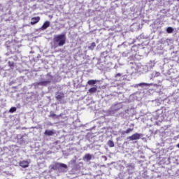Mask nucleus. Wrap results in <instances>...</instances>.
I'll return each mask as SVG.
<instances>
[{"label": "nucleus", "mask_w": 179, "mask_h": 179, "mask_svg": "<svg viewBox=\"0 0 179 179\" xmlns=\"http://www.w3.org/2000/svg\"><path fill=\"white\" fill-rule=\"evenodd\" d=\"M66 43V34L62 33L60 34L55 35L51 43V47L53 50L59 47H63Z\"/></svg>", "instance_id": "nucleus-1"}, {"label": "nucleus", "mask_w": 179, "mask_h": 179, "mask_svg": "<svg viewBox=\"0 0 179 179\" xmlns=\"http://www.w3.org/2000/svg\"><path fill=\"white\" fill-rule=\"evenodd\" d=\"M50 169L51 171L55 170L58 173H66L68 171V165L59 162H55L52 164L50 165Z\"/></svg>", "instance_id": "nucleus-2"}, {"label": "nucleus", "mask_w": 179, "mask_h": 179, "mask_svg": "<svg viewBox=\"0 0 179 179\" xmlns=\"http://www.w3.org/2000/svg\"><path fill=\"white\" fill-rule=\"evenodd\" d=\"M138 55L129 56L128 58L127 65L133 70L132 72H138V65L135 63V59L138 58Z\"/></svg>", "instance_id": "nucleus-3"}, {"label": "nucleus", "mask_w": 179, "mask_h": 179, "mask_svg": "<svg viewBox=\"0 0 179 179\" xmlns=\"http://www.w3.org/2000/svg\"><path fill=\"white\" fill-rule=\"evenodd\" d=\"M155 63L153 61H150L144 66H141L137 72H141V73H147L149 71H152L155 68Z\"/></svg>", "instance_id": "nucleus-4"}, {"label": "nucleus", "mask_w": 179, "mask_h": 179, "mask_svg": "<svg viewBox=\"0 0 179 179\" xmlns=\"http://www.w3.org/2000/svg\"><path fill=\"white\" fill-rule=\"evenodd\" d=\"M166 117V110L164 109H159L156 110L155 114L154 115L155 120H157L159 122L164 121Z\"/></svg>", "instance_id": "nucleus-5"}, {"label": "nucleus", "mask_w": 179, "mask_h": 179, "mask_svg": "<svg viewBox=\"0 0 179 179\" xmlns=\"http://www.w3.org/2000/svg\"><path fill=\"white\" fill-rule=\"evenodd\" d=\"M8 44H9V42H6L5 45L7 50H8L11 54H16V52H20V46L19 45L10 43V45H8Z\"/></svg>", "instance_id": "nucleus-6"}, {"label": "nucleus", "mask_w": 179, "mask_h": 179, "mask_svg": "<svg viewBox=\"0 0 179 179\" xmlns=\"http://www.w3.org/2000/svg\"><path fill=\"white\" fill-rule=\"evenodd\" d=\"M122 108V103H116L115 105H113L109 110H107V115H114L118 110H121Z\"/></svg>", "instance_id": "nucleus-7"}, {"label": "nucleus", "mask_w": 179, "mask_h": 179, "mask_svg": "<svg viewBox=\"0 0 179 179\" xmlns=\"http://www.w3.org/2000/svg\"><path fill=\"white\" fill-rule=\"evenodd\" d=\"M137 86H140L141 87H150V86H153V87L159 88L162 86V82H159L158 83H141L137 84Z\"/></svg>", "instance_id": "nucleus-8"}, {"label": "nucleus", "mask_w": 179, "mask_h": 179, "mask_svg": "<svg viewBox=\"0 0 179 179\" xmlns=\"http://www.w3.org/2000/svg\"><path fill=\"white\" fill-rule=\"evenodd\" d=\"M48 85H50V80L34 83L32 84V86H34L35 89H37L39 86H48Z\"/></svg>", "instance_id": "nucleus-9"}, {"label": "nucleus", "mask_w": 179, "mask_h": 179, "mask_svg": "<svg viewBox=\"0 0 179 179\" xmlns=\"http://www.w3.org/2000/svg\"><path fill=\"white\" fill-rule=\"evenodd\" d=\"M142 136H143L142 134L136 133L131 135V136L128 137V139H129V141H138V139H141Z\"/></svg>", "instance_id": "nucleus-10"}, {"label": "nucleus", "mask_w": 179, "mask_h": 179, "mask_svg": "<svg viewBox=\"0 0 179 179\" xmlns=\"http://www.w3.org/2000/svg\"><path fill=\"white\" fill-rule=\"evenodd\" d=\"M126 167L127 168V173H129V174H132V173L135 171V164L134 163L127 164Z\"/></svg>", "instance_id": "nucleus-11"}, {"label": "nucleus", "mask_w": 179, "mask_h": 179, "mask_svg": "<svg viewBox=\"0 0 179 179\" xmlns=\"http://www.w3.org/2000/svg\"><path fill=\"white\" fill-rule=\"evenodd\" d=\"M108 59H110V56H108V51H104L101 53L100 59H103V61L106 62Z\"/></svg>", "instance_id": "nucleus-12"}, {"label": "nucleus", "mask_w": 179, "mask_h": 179, "mask_svg": "<svg viewBox=\"0 0 179 179\" xmlns=\"http://www.w3.org/2000/svg\"><path fill=\"white\" fill-rule=\"evenodd\" d=\"M65 98V94L64 92H57L56 94L55 99L57 100V101H59L60 103H62V99Z\"/></svg>", "instance_id": "nucleus-13"}, {"label": "nucleus", "mask_w": 179, "mask_h": 179, "mask_svg": "<svg viewBox=\"0 0 179 179\" xmlns=\"http://www.w3.org/2000/svg\"><path fill=\"white\" fill-rule=\"evenodd\" d=\"M51 24V22L50 21H45L42 27L39 28L40 31H43L44 30H47L48 29V27Z\"/></svg>", "instance_id": "nucleus-14"}, {"label": "nucleus", "mask_w": 179, "mask_h": 179, "mask_svg": "<svg viewBox=\"0 0 179 179\" xmlns=\"http://www.w3.org/2000/svg\"><path fill=\"white\" fill-rule=\"evenodd\" d=\"M49 117L53 118V120H59L60 117H62V114L57 115L53 111L50 112Z\"/></svg>", "instance_id": "nucleus-15"}, {"label": "nucleus", "mask_w": 179, "mask_h": 179, "mask_svg": "<svg viewBox=\"0 0 179 179\" xmlns=\"http://www.w3.org/2000/svg\"><path fill=\"white\" fill-rule=\"evenodd\" d=\"M125 76H124L122 73H117L115 75L116 80H124V79H125Z\"/></svg>", "instance_id": "nucleus-16"}, {"label": "nucleus", "mask_w": 179, "mask_h": 179, "mask_svg": "<svg viewBox=\"0 0 179 179\" xmlns=\"http://www.w3.org/2000/svg\"><path fill=\"white\" fill-rule=\"evenodd\" d=\"M92 157H93V155L91 154H85L83 158V160H84V162H90V160H92Z\"/></svg>", "instance_id": "nucleus-17"}, {"label": "nucleus", "mask_w": 179, "mask_h": 179, "mask_svg": "<svg viewBox=\"0 0 179 179\" xmlns=\"http://www.w3.org/2000/svg\"><path fill=\"white\" fill-rule=\"evenodd\" d=\"M55 134V131L54 130H45L44 132V135L46 136H52V135Z\"/></svg>", "instance_id": "nucleus-18"}, {"label": "nucleus", "mask_w": 179, "mask_h": 179, "mask_svg": "<svg viewBox=\"0 0 179 179\" xmlns=\"http://www.w3.org/2000/svg\"><path fill=\"white\" fill-rule=\"evenodd\" d=\"M40 22V17H32L31 20V24H36V23H38Z\"/></svg>", "instance_id": "nucleus-19"}, {"label": "nucleus", "mask_w": 179, "mask_h": 179, "mask_svg": "<svg viewBox=\"0 0 179 179\" xmlns=\"http://www.w3.org/2000/svg\"><path fill=\"white\" fill-rule=\"evenodd\" d=\"M136 38H137V40H142V39L146 40V39L149 38V36L145 35V34H141Z\"/></svg>", "instance_id": "nucleus-20"}, {"label": "nucleus", "mask_w": 179, "mask_h": 179, "mask_svg": "<svg viewBox=\"0 0 179 179\" xmlns=\"http://www.w3.org/2000/svg\"><path fill=\"white\" fill-rule=\"evenodd\" d=\"M96 92H97V85L90 88L88 90V93H90V94H93L94 93H96Z\"/></svg>", "instance_id": "nucleus-21"}, {"label": "nucleus", "mask_w": 179, "mask_h": 179, "mask_svg": "<svg viewBox=\"0 0 179 179\" xmlns=\"http://www.w3.org/2000/svg\"><path fill=\"white\" fill-rule=\"evenodd\" d=\"M20 166L23 167V169H26V167H29V162L27 161H22L20 163Z\"/></svg>", "instance_id": "nucleus-22"}, {"label": "nucleus", "mask_w": 179, "mask_h": 179, "mask_svg": "<svg viewBox=\"0 0 179 179\" xmlns=\"http://www.w3.org/2000/svg\"><path fill=\"white\" fill-rule=\"evenodd\" d=\"M94 48H96V43L95 42H92V43L89 44L88 50H90V51H93V50H94Z\"/></svg>", "instance_id": "nucleus-23"}, {"label": "nucleus", "mask_w": 179, "mask_h": 179, "mask_svg": "<svg viewBox=\"0 0 179 179\" xmlns=\"http://www.w3.org/2000/svg\"><path fill=\"white\" fill-rule=\"evenodd\" d=\"M160 75H161L160 72L154 71L151 73V79H152V78H158V76H160Z\"/></svg>", "instance_id": "nucleus-24"}, {"label": "nucleus", "mask_w": 179, "mask_h": 179, "mask_svg": "<svg viewBox=\"0 0 179 179\" xmlns=\"http://www.w3.org/2000/svg\"><path fill=\"white\" fill-rule=\"evenodd\" d=\"M141 179H148L149 178V175H148V172H143L140 177Z\"/></svg>", "instance_id": "nucleus-25"}, {"label": "nucleus", "mask_w": 179, "mask_h": 179, "mask_svg": "<svg viewBox=\"0 0 179 179\" xmlns=\"http://www.w3.org/2000/svg\"><path fill=\"white\" fill-rule=\"evenodd\" d=\"M166 31L169 34H171V33H174V28H173L171 27H169L166 28Z\"/></svg>", "instance_id": "nucleus-26"}, {"label": "nucleus", "mask_w": 179, "mask_h": 179, "mask_svg": "<svg viewBox=\"0 0 179 179\" xmlns=\"http://www.w3.org/2000/svg\"><path fill=\"white\" fill-rule=\"evenodd\" d=\"M45 78H47L46 80H50V83H51V80H52L54 77L51 75V73H48L45 75Z\"/></svg>", "instance_id": "nucleus-27"}, {"label": "nucleus", "mask_w": 179, "mask_h": 179, "mask_svg": "<svg viewBox=\"0 0 179 179\" xmlns=\"http://www.w3.org/2000/svg\"><path fill=\"white\" fill-rule=\"evenodd\" d=\"M96 83H97V80H90L87 82V85H89L90 86L96 85Z\"/></svg>", "instance_id": "nucleus-28"}, {"label": "nucleus", "mask_w": 179, "mask_h": 179, "mask_svg": "<svg viewBox=\"0 0 179 179\" xmlns=\"http://www.w3.org/2000/svg\"><path fill=\"white\" fill-rule=\"evenodd\" d=\"M108 146H109V148H114L115 144H114V141H113V140H109L107 143Z\"/></svg>", "instance_id": "nucleus-29"}, {"label": "nucleus", "mask_w": 179, "mask_h": 179, "mask_svg": "<svg viewBox=\"0 0 179 179\" xmlns=\"http://www.w3.org/2000/svg\"><path fill=\"white\" fill-rule=\"evenodd\" d=\"M134 131V129L129 128L126 131H123L122 132V135H125V134H130V132H132Z\"/></svg>", "instance_id": "nucleus-30"}, {"label": "nucleus", "mask_w": 179, "mask_h": 179, "mask_svg": "<svg viewBox=\"0 0 179 179\" xmlns=\"http://www.w3.org/2000/svg\"><path fill=\"white\" fill-rule=\"evenodd\" d=\"M8 66H10V68H11V69H13V68L15 66V62L13 61H8Z\"/></svg>", "instance_id": "nucleus-31"}, {"label": "nucleus", "mask_w": 179, "mask_h": 179, "mask_svg": "<svg viewBox=\"0 0 179 179\" xmlns=\"http://www.w3.org/2000/svg\"><path fill=\"white\" fill-rule=\"evenodd\" d=\"M138 46L137 45H134L131 47V51H135V52H136V51H138Z\"/></svg>", "instance_id": "nucleus-32"}, {"label": "nucleus", "mask_w": 179, "mask_h": 179, "mask_svg": "<svg viewBox=\"0 0 179 179\" xmlns=\"http://www.w3.org/2000/svg\"><path fill=\"white\" fill-rule=\"evenodd\" d=\"M17 110L16 107H11L9 110V113H11V114H13V113H15Z\"/></svg>", "instance_id": "nucleus-33"}, {"label": "nucleus", "mask_w": 179, "mask_h": 179, "mask_svg": "<svg viewBox=\"0 0 179 179\" xmlns=\"http://www.w3.org/2000/svg\"><path fill=\"white\" fill-rule=\"evenodd\" d=\"M118 48H127V46L125 45V44L123 43L121 45H117Z\"/></svg>", "instance_id": "nucleus-34"}, {"label": "nucleus", "mask_w": 179, "mask_h": 179, "mask_svg": "<svg viewBox=\"0 0 179 179\" xmlns=\"http://www.w3.org/2000/svg\"><path fill=\"white\" fill-rule=\"evenodd\" d=\"M129 54V52L128 51L123 52L122 53V57H128Z\"/></svg>", "instance_id": "nucleus-35"}, {"label": "nucleus", "mask_w": 179, "mask_h": 179, "mask_svg": "<svg viewBox=\"0 0 179 179\" xmlns=\"http://www.w3.org/2000/svg\"><path fill=\"white\" fill-rule=\"evenodd\" d=\"M152 179H162V177L160 176H158L157 177L155 178L152 177Z\"/></svg>", "instance_id": "nucleus-36"}, {"label": "nucleus", "mask_w": 179, "mask_h": 179, "mask_svg": "<svg viewBox=\"0 0 179 179\" xmlns=\"http://www.w3.org/2000/svg\"><path fill=\"white\" fill-rule=\"evenodd\" d=\"M10 52H8L6 53V55H7V57H8V55H10Z\"/></svg>", "instance_id": "nucleus-37"}, {"label": "nucleus", "mask_w": 179, "mask_h": 179, "mask_svg": "<svg viewBox=\"0 0 179 179\" xmlns=\"http://www.w3.org/2000/svg\"><path fill=\"white\" fill-rule=\"evenodd\" d=\"M72 162H73V163H76V160H73Z\"/></svg>", "instance_id": "nucleus-38"}, {"label": "nucleus", "mask_w": 179, "mask_h": 179, "mask_svg": "<svg viewBox=\"0 0 179 179\" xmlns=\"http://www.w3.org/2000/svg\"><path fill=\"white\" fill-rule=\"evenodd\" d=\"M14 59H17V57H15L14 58Z\"/></svg>", "instance_id": "nucleus-39"}, {"label": "nucleus", "mask_w": 179, "mask_h": 179, "mask_svg": "<svg viewBox=\"0 0 179 179\" xmlns=\"http://www.w3.org/2000/svg\"><path fill=\"white\" fill-rule=\"evenodd\" d=\"M18 106L20 107V104H18Z\"/></svg>", "instance_id": "nucleus-40"}, {"label": "nucleus", "mask_w": 179, "mask_h": 179, "mask_svg": "<svg viewBox=\"0 0 179 179\" xmlns=\"http://www.w3.org/2000/svg\"><path fill=\"white\" fill-rule=\"evenodd\" d=\"M143 157H141L142 159H143Z\"/></svg>", "instance_id": "nucleus-41"}, {"label": "nucleus", "mask_w": 179, "mask_h": 179, "mask_svg": "<svg viewBox=\"0 0 179 179\" xmlns=\"http://www.w3.org/2000/svg\"><path fill=\"white\" fill-rule=\"evenodd\" d=\"M177 1H179V0H177Z\"/></svg>", "instance_id": "nucleus-42"}]
</instances>
